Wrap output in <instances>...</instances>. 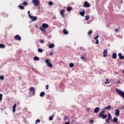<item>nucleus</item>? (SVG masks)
<instances>
[{"mask_svg": "<svg viewBox=\"0 0 124 124\" xmlns=\"http://www.w3.org/2000/svg\"><path fill=\"white\" fill-rule=\"evenodd\" d=\"M107 56H108V49L106 48L104 50L103 56L105 57H107Z\"/></svg>", "mask_w": 124, "mask_h": 124, "instance_id": "obj_7", "label": "nucleus"}, {"mask_svg": "<svg viewBox=\"0 0 124 124\" xmlns=\"http://www.w3.org/2000/svg\"><path fill=\"white\" fill-rule=\"evenodd\" d=\"M34 61H39V58L36 56L34 57Z\"/></svg>", "mask_w": 124, "mask_h": 124, "instance_id": "obj_31", "label": "nucleus"}, {"mask_svg": "<svg viewBox=\"0 0 124 124\" xmlns=\"http://www.w3.org/2000/svg\"><path fill=\"white\" fill-rule=\"evenodd\" d=\"M111 106H108L107 107H105V110H109V109H110Z\"/></svg>", "mask_w": 124, "mask_h": 124, "instance_id": "obj_25", "label": "nucleus"}, {"mask_svg": "<svg viewBox=\"0 0 124 124\" xmlns=\"http://www.w3.org/2000/svg\"><path fill=\"white\" fill-rule=\"evenodd\" d=\"M70 67H73L74 66V63H70L69 64Z\"/></svg>", "mask_w": 124, "mask_h": 124, "instance_id": "obj_32", "label": "nucleus"}, {"mask_svg": "<svg viewBox=\"0 0 124 124\" xmlns=\"http://www.w3.org/2000/svg\"><path fill=\"white\" fill-rule=\"evenodd\" d=\"M112 122L113 123H118V118L117 117H114Z\"/></svg>", "mask_w": 124, "mask_h": 124, "instance_id": "obj_20", "label": "nucleus"}, {"mask_svg": "<svg viewBox=\"0 0 124 124\" xmlns=\"http://www.w3.org/2000/svg\"><path fill=\"white\" fill-rule=\"evenodd\" d=\"M38 52H39V53H43V49L38 48Z\"/></svg>", "mask_w": 124, "mask_h": 124, "instance_id": "obj_28", "label": "nucleus"}, {"mask_svg": "<svg viewBox=\"0 0 124 124\" xmlns=\"http://www.w3.org/2000/svg\"><path fill=\"white\" fill-rule=\"evenodd\" d=\"M48 24L46 23H44L42 24V27L44 28V29H47L48 28Z\"/></svg>", "mask_w": 124, "mask_h": 124, "instance_id": "obj_16", "label": "nucleus"}, {"mask_svg": "<svg viewBox=\"0 0 124 124\" xmlns=\"http://www.w3.org/2000/svg\"><path fill=\"white\" fill-rule=\"evenodd\" d=\"M2 100V94H0V101H1Z\"/></svg>", "mask_w": 124, "mask_h": 124, "instance_id": "obj_34", "label": "nucleus"}, {"mask_svg": "<svg viewBox=\"0 0 124 124\" xmlns=\"http://www.w3.org/2000/svg\"><path fill=\"white\" fill-rule=\"evenodd\" d=\"M116 92H117V93H119L120 95V96H122V97H123V98H124V91H122V90L118 89V90H116Z\"/></svg>", "mask_w": 124, "mask_h": 124, "instance_id": "obj_2", "label": "nucleus"}, {"mask_svg": "<svg viewBox=\"0 0 124 124\" xmlns=\"http://www.w3.org/2000/svg\"><path fill=\"white\" fill-rule=\"evenodd\" d=\"M121 109H124V106L123 105L121 106Z\"/></svg>", "mask_w": 124, "mask_h": 124, "instance_id": "obj_53", "label": "nucleus"}, {"mask_svg": "<svg viewBox=\"0 0 124 124\" xmlns=\"http://www.w3.org/2000/svg\"><path fill=\"white\" fill-rule=\"evenodd\" d=\"M46 63L47 64V66H48V67H53V64H52V63L50 62V60L46 59L45 61Z\"/></svg>", "mask_w": 124, "mask_h": 124, "instance_id": "obj_3", "label": "nucleus"}, {"mask_svg": "<svg viewBox=\"0 0 124 124\" xmlns=\"http://www.w3.org/2000/svg\"><path fill=\"white\" fill-rule=\"evenodd\" d=\"M107 81L106 82H105V84H109V83H110V82H109L108 81V79H106Z\"/></svg>", "mask_w": 124, "mask_h": 124, "instance_id": "obj_39", "label": "nucleus"}, {"mask_svg": "<svg viewBox=\"0 0 124 124\" xmlns=\"http://www.w3.org/2000/svg\"><path fill=\"white\" fill-rule=\"evenodd\" d=\"M65 124H69V122H66Z\"/></svg>", "mask_w": 124, "mask_h": 124, "instance_id": "obj_54", "label": "nucleus"}, {"mask_svg": "<svg viewBox=\"0 0 124 124\" xmlns=\"http://www.w3.org/2000/svg\"><path fill=\"white\" fill-rule=\"evenodd\" d=\"M40 30L41 31H45V30H44V29L43 28H40Z\"/></svg>", "mask_w": 124, "mask_h": 124, "instance_id": "obj_42", "label": "nucleus"}, {"mask_svg": "<svg viewBox=\"0 0 124 124\" xmlns=\"http://www.w3.org/2000/svg\"><path fill=\"white\" fill-rule=\"evenodd\" d=\"M98 43H99V41L98 40V39H96V44H98Z\"/></svg>", "mask_w": 124, "mask_h": 124, "instance_id": "obj_43", "label": "nucleus"}, {"mask_svg": "<svg viewBox=\"0 0 124 124\" xmlns=\"http://www.w3.org/2000/svg\"><path fill=\"white\" fill-rule=\"evenodd\" d=\"M80 15H81V16H82V17H84V16H85V12L84 11H82V12H80L79 13Z\"/></svg>", "mask_w": 124, "mask_h": 124, "instance_id": "obj_23", "label": "nucleus"}, {"mask_svg": "<svg viewBox=\"0 0 124 124\" xmlns=\"http://www.w3.org/2000/svg\"><path fill=\"white\" fill-rule=\"evenodd\" d=\"M17 107V104H15L14 105H13V113H15V111H16V107Z\"/></svg>", "mask_w": 124, "mask_h": 124, "instance_id": "obj_13", "label": "nucleus"}, {"mask_svg": "<svg viewBox=\"0 0 124 124\" xmlns=\"http://www.w3.org/2000/svg\"><path fill=\"white\" fill-rule=\"evenodd\" d=\"M63 33L64 34H68V31H66V29H64L63 30Z\"/></svg>", "mask_w": 124, "mask_h": 124, "instance_id": "obj_19", "label": "nucleus"}, {"mask_svg": "<svg viewBox=\"0 0 124 124\" xmlns=\"http://www.w3.org/2000/svg\"><path fill=\"white\" fill-rule=\"evenodd\" d=\"M115 32H118V31H119V29H115Z\"/></svg>", "mask_w": 124, "mask_h": 124, "instance_id": "obj_51", "label": "nucleus"}, {"mask_svg": "<svg viewBox=\"0 0 124 124\" xmlns=\"http://www.w3.org/2000/svg\"><path fill=\"white\" fill-rule=\"evenodd\" d=\"M22 5L20 4V5H19V7L20 8V9H25V7H24V6H22Z\"/></svg>", "mask_w": 124, "mask_h": 124, "instance_id": "obj_27", "label": "nucleus"}, {"mask_svg": "<svg viewBox=\"0 0 124 124\" xmlns=\"http://www.w3.org/2000/svg\"><path fill=\"white\" fill-rule=\"evenodd\" d=\"M15 39L20 41V40H21V37L19 35H16L15 36Z\"/></svg>", "mask_w": 124, "mask_h": 124, "instance_id": "obj_10", "label": "nucleus"}, {"mask_svg": "<svg viewBox=\"0 0 124 124\" xmlns=\"http://www.w3.org/2000/svg\"><path fill=\"white\" fill-rule=\"evenodd\" d=\"M87 110H88V111H90L91 110V108H87Z\"/></svg>", "mask_w": 124, "mask_h": 124, "instance_id": "obj_55", "label": "nucleus"}, {"mask_svg": "<svg viewBox=\"0 0 124 124\" xmlns=\"http://www.w3.org/2000/svg\"><path fill=\"white\" fill-rule=\"evenodd\" d=\"M38 123H40V120L39 119L36 120L35 124H38Z\"/></svg>", "mask_w": 124, "mask_h": 124, "instance_id": "obj_38", "label": "nucleus"}, {"mask_svg": "<svg viewBox=\"0 0 124 124\" xmlns=\"http://www.w3.org/2000/svg\"><path fill=\"white\" fill-rule=\"evenodd\" d=\"M72 10V7H68L67 8V11H71Z\"/></svg>", "mask_w": 124, "mask_h": 124, "instance_id": "obj_29", "label": "nucleus"}, {"mask_svg": "<svg viewBox=\"0 0 124 124\" xmlns=\"http://www.w3.org/2000/svg\"><path fill=\"white\" fill-rule=\"evenodd\" d=\"M49 121H53V116H51L49 118Z\"/></svg>", "mask_w": 124, "mask_h": 124, "instance_id": "obj_36", "label": "nucleus"}, {"mask_svg": "<svg viewBox=\"0 0 124 124\" xmlns=\"http://www.w3.org/2000/svg\"><path fill=\"white\" fill-rule=\"evenodd\" d=\"M30 13H31V12L30 11H29L28 12V16H29V18L31 16V14Z\"/></svg>", "mask_w": 124, "mask_h": 124, "instance_id": "obj_37", "label": "nucleus"}, {"mask_svg": "<svg viewBox=\"0 0 124 124\" xmlns=\"http://www.w3.org/2000/svg\"><path fill=\"white\" fill-rule=\"evenodd\" d=\"M100 110V109L99 108L97 107V108H95V109H94V112L96 114H97V113H98V112H99Z\"/></svg>", "mask_w": 124, "mask_h": 124, "instance_id": "obj_12", "label": "nucleus"}, {"mask_svg": "<svg viewBox=\"0 0 124 124\" xmlns=\"http://www.w3.org/2000/svg\"><path fill=\"white\" fill-rule=\"evenodd\" d=\"M20 4H22V5H24V6H27L29 3L27 1H24L23 3H21Z\"/></svg>", "mask_w": 124, "mask_h": 124, "instance_id": "obj_21", "label": "nucleus"}, {"mask_svg": "<svg viewBox=\"0 0 124 124\" xmlns=\"http://www.w3.org/2000/svg\"><path fill=\"white\" fill-rule=\"evenodd\" d=\"M49 55L50 56H53V55H54V53H53V52H50L49 53Z\"/></svg>", "mask_w": 124, "mask_h": 124, "instance_id": "obj_44", "label": "nucleus"}, {"mask_svg": "<svg viewBox=\"0 0 124 124\" xmlns=\"http://www.w3.org/2000/svg\"><path fill=\"white\" fill-rule=\"evenodd\" d=\"M85 21H88V20L90 19V16L87 15L85 16Z\"/></svg>", "mask_w": 124, "mask_h": 124, "instance_id": "obj_26", "label": "nucleus"}, {"mask_svg": "<svg viewBox=\"0 0 124 124\" xmlns=\"http://www.w3.org/2000/svg\"><path fill=\"white\" fill-rule=\"evenodd\" d=\"M30 91L32 92V95H34L35 94V89H34V87H30Z\"/></svg>", "mask_w": 124, "mask_h": 124, "instance_id": "obj_6", "label": "nucleus"}, {"mask_svg": "<svg viewBox=\"0 0 124 124\" xmlns=\"http://www.w3.org/2000/svg\"><path fill=\"white\" fill-rule=\"evenodd\" d=\"M117 83H118V84H120V83H121V80H117Z\"/></svg>", "mask_w": 124, "mask_h": 124, "instance_id": "obj_50", "label": "nucleus"}, {"mask_svg": "<svg viewBox=\"0 0 124 124\" xmlns=\"http://www.w3.org/2000/svg\"><path fill=\"white\" fill-rule=\"evenodd\" d=\"M83 6L84 7H86V8L91 7V4L88 2V1H85L83 4Z\"/></svg>", "mask_w": 124, "mask_h": 124, "instance_id": "obj_5", "label": "nucleus"}, {"mask_svg": "<svg viewBox=\"0 0 124 124\" xmlns=\"http://www.w3.org/2000/svg\"><path fill=\"white\" fill-rule=\"evenodd\" d=\"M104 113H105V110L102 111L101 112H100L99 116H101V115H104L103 114H104Z\"/></svg>", "mask_w": 124, "mask_h": 124, "instance_id": "obj_30", "label": "nucleus"}, {"mask_svg": "<svg viewBox=\"0 0 124 124\" xmlns=\"http://www.w3.org/2000/svg\"><path fill=\"white\" fill-rule=\"evenodd\" d=\"M90 123H91V124H93V120H90Z\"/></svg>", "mask_w": 124, "mask_h": 124, "instance_id": "obj_47", "label": "nucleus"}, {"mask_svg": "<svg viewBox=\"0 0 124 124\" xmlns=\"http://www.w3.org/2000/svg\"><path fill=\"white\" fill-rule=\"evenodd\" d=\"M46 90H48V89H49V85H46Z\"/></svg>", "mask_w": 124, "mask_h": 124, "instance_id": "obj_41", "label": "nucleus"}, {"mask_svg": "<svg viewBox=\"0 0 124 124\" xmlns=\"http://www.w3.org/2000/svg\"><path fill=\"white\" fill-rule=\"evenodd\" d=\"M93 33V31L90 30V31L88 32V35H90V34H92Z\"/></svg>", "mask_w": 124, "mask_h": 124, "instance_id": "obj_33", "label": "nucleus"}, {"mask_svg": "<svg viewBox=\"0 0 124 124\" xmlns=\"http://www.w3.org/2000/svg\"><path fill=\"white\" fill-rule=\"evenodd\" d=\"M32 2L34 3V6H38L40 3L39 0H32Z\"/></svg>", "mask_w": 124, "mask_h": 124, "instance_id": "obj_4", "label": "nucleus"}, {"mask_svg": "<svg viewBox=\"0 0 124 124\" xmlns=\"http://www.w3.org/2000/svg\"><path fill=\"white\" fill-rule=\"evenodd\" d=\"M53 3L52 1H50V2H48L49 5H53Z\"/></svg>", "mask_w": 124, "mask_h": 124, "instance_id": "obj_40", "label": "nucleus"}, {"mask_svg": "<svg viewBox=\"0 0 124 124\" xmlns=\"http://www.w3.org/2000/svg\"><path fill=\"white\" fill-rule=\"evenodd\" d=\"M4 48H5V45L2 44H0V49H3Z\"/></svg>", "mask_w": 124, "mask_h": 124, "instance_id": "obj_22", "label": "nucleus"}, {"mask_svg": "<svg viewBox=\"0 0 124 124\" xmlns=\"http://www.w3.org/2000/svg\"><path fill=\"white\" fill-rule=\"evenodd\" d=\"M49 49H52V48H54L55 47V45L54 44H50L49 45Z\"/></svg>", "mask_w": 124, "mask_h": 124, "instance_id": "obj_17", "label": "nucleus"}, {"mask_svg": "<svg viewBox=\"0 0 124 124\" xmlns=\"http://www.w3.org/2000/svg\"><path fill=\"white\" fill-rule=\"evenodd\" d=\"M121 3H123V0L120 1Z\"/></svg>", "mask_w": 124, "mask_h": 124, "instance_id": "obj_56", "label": "nucleus"}, {"mask_svg": "<svg viewBox=\"0 0 124 124\" xmlns=\"http://www.w3.org/2000/svg\"><path fill=\"white\" fill-rule=\"evenodd\" d=\"M84 56H87V54H86V53H84Z\"/></svg>", "mask_w": 124, "mask_h": 124, "instance_id": "obj_57", "label": "nucleus"}, {"mask_svg": "<svg viewBox=\"0 0 124 124\" xmlns=\"http://www.w3.org/2000/svg\"><path fill=\"white\" fill-rule=\"evenodd\" d=\"M112 120V116L110 113H108V118L106 119L107 124H110L109 121Z\"/></svg>", "mask_w": 124, "mask_h": 124, "instance_id": "obj_1", "label": "nucleus"}, {"mask_svg": "<svg viewBox=\"0 0 124 124\" xmlns=\"http://www.w3.org/2000/svg\"><path fill=\"white\" fill-rule=\"evenodd\" d=\"M112 59H117V53H112Z\"/></svg>", "mask_w": 124, "mask_h": 124, "instance_id": "obj_18", "label": "nucleus"}, {"mask_svg": "<svg viewBox=\"0 0 124 124\" xmlns=\"http://www.w3.org/2000/svg\"><path fill=\"white\" fill-rule=\"evenodd\" d=\"M80 50H85V48H84V47H80Z\"/></svg>", "mask_w": 124, "mask_h": 124, "instance_id": "obj_48", "label": "nucleus"}, {"mask_svg": "<svg viewBox=\"0 0 124 124\" xmlns=\"http://www.w3.org/2000/svg\"><path fill=\"white\" fill-rule=\"evenodd\" d=\"M0 80H3L4 79V77L3 76H0Z\"/></svg>", "mask_w": 124, "mask_h": 124, "instance_id": "obj_35", "label": "nucleus"}, {"mask_svg": "<svg viewBox=\"0 0 124 124\" xmlns=\"http://www.w3.org/2000/svg\"><path fill=\"white\" fill-rule=\"evenodd\" d=\"M64 121H65L66 120H67V117L65 116V117L64 118Z\"/></svg>", "mask_w": 124, "mask_h": 124, "instance_id": "obj_52", "label": "nucleus"}, {"mask_svg": "<svg viewBox=\"0 0 124 124\" xmlns=\"http://www.w3.org/2000/svg\"><path fill=\"white\" fill-rule=\"evenodd\" d=\"M64 12H65V11L63 9H62L60 12V15H61L62 17V18H64Z\"/></svg>", "mask_w": 124, "mask_h": 124, "instance_id": "obj_9", "label": "nucleus"}, {"mask_svg": "<svg viewBox=\"0 0 124 124\" xmlns=\"http://www.w3.org/2000/svg\"><path fill=\"white\" fill-rule=\"evenodd\" d=\"M118 57H119V59H120V60H124V56L122 55V53H119L118 54Z\"/></svg>", "mask_w": 124, "mask_h": 124, "instance_id": "obj_15", "label": "nucleus"}, {"mask_svg": "<svg viewBox=\"0 0 124 124\" xmlns=\"http://www.w3.org/2000/svg\"><path fill=\"white\" fill-rule=\"evenodd\" d=\"M31 19H32V21L33 22L34 21H36V20H37V17L35 16H31L30 17Z\"/></svg>", "mask_w": 124, "mask_h": 124, "instance_id": "obj_11", "label": "nucleus"}, {"mask_svg": "<svg viewBox=\"0 0 124 124\" xmlns=\"http://www.w3.org/2000/svg\"><path fill=\"white\" fill-rule=\"evenodd\" d=\"M115 116L116 117H119L120 116V109H116L115 110Z\"/></svg>", "mask_w": 124, "mask_h": 124, "instance_id": "obj_8", "label": "nucleus"}, {"mask_svg": "<svg viewBox=\"0 0 124 124\" xmlns=\"http://www.w3.org/2000/svg\"><path fill=\"white\" fill-rule=\"evenodd\" d=\"M44 95H45V93L44 92H42L40 93V96L41 97L44 96Z\"/></svg>", "mask_w": 124, "mask_h": 124, "instance_id": "obj_24", "label": "nucleus"}, {"mask_svg": "<svg viewBox=\"0 0 124 124\" xmlns=\"http://www.w3.org/2000/svg\"><path fill=\"white\" fill-rule=\"evenodd\" d=\"M40 42H41V43L43 44V43H44V40H40Z\"/></svg>", "mask_w": 124, "mask_h": 124, "instance_id": "obj_46", "label": "nucleus"}, {"mask_svg": "<svg viewBox=\"0 0 124 124\" xmlns=\"http://www.w3.org/2000/svg\"><path fill=\"white\" fill-rule=\"evenodd\" d=\"M99 118H102V119H106L107 118V114H103L99 116Z\"/></svg>", "mask_w": 124, "mask_h": 124, "instance_id": "obj_14", "label": "nucleus"}, {"mask_svg": "<svg viewBox=\"0 0 124 124\" xmlns=\"http://www.w3.org/2000/svg\"><path fill=\"white\" fill-rule=\"evenodd\" d=\"M80 59L82 60H85V57H84V56L82 55L80 57Z\"/></svg>", "mask_w": 124, "mask_h": 124, "instance_id": "obj_45", "label": "nucleus"}, {"mask_svg": "<svg viewBox=\"0 0 124 124\" xmlns=\"http://www.w3.org/2000/svg\"><path fill=\"white\" fill-rule=\"evenodd\" d=\"M123 73H124V70L123 71Z\"/></svg>", "mask_w": 124, "mask_h": 124, "instance_id": "obj_58", "label": "nucleus"}, {"mask_svg": "<svg viewBox=\"0 0 124 124\" xmlns=\"http://www.w3.org/2000/svg\"><path fill=\"white\" fill-rule=\"evenodd\" d=\"M98 38V35H97L96 37H94V39H97Z\"/></svg>", "mask_w": 124, "mask_h": 124, "instance_id": "obj_49", "label": "nucleus"}]
</instances>
